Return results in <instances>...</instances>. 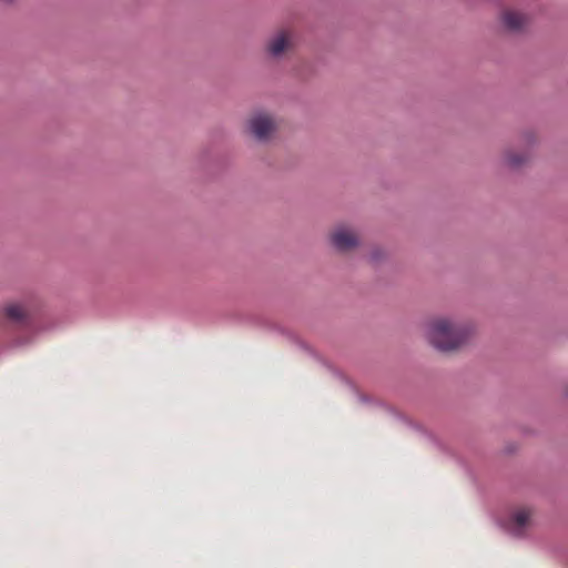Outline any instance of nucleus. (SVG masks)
<instances>
[{"instance_id": "obj_1", "label": "nucleus", "mask_w": 568, "mask_h": 568, "mask_svg": "<svg viewBox=\"0 0 568 568\" xmlns=\"http://www.w3.org/2000/svg\"><path fill=\"white\" fill-rule=\"evenodd\" d=\"M475 334V327L455 316L430 318L424 327V338L439 353H454L465 347Z\"/></svg>"}, {"instance_id": "obj_2", "label": "nucleus", "mask_w": 568, "mask_h": 568, "mask_svg": "<svg viewBox=\"0 0 568 568\" xmlns=\"http://www.w3.org/2000/svg\"><path fill=\"white\" fill-rule=\"evenodd\" d=\"M277 128L276 118L265 111L254 112L246 122L247 134L260 143L270 142L275 136Z\"/></svg>"}, {"instance_id": "obj_3", "label": "nucleus", "mask_w": 568, "mask_h": 568, "mask_svg": "<svg viewBox=\"0 0 568 568\" xmlns=\"http://www.w3.org/2000/svg\"><path fill=\"white\" fill-rule=\"evenodd\" d=\"M328 242L332 248L341 254H347L361 246L358 231L348 224H337L328 234Z\"/></svg>"}, {"instance_id": "obj_4", "label": "nucleus", "mask_w": 568, "mask_h": 568, "mask_svg": "<svg viewBox=\"0 0 568 568\" xmlns=\"http://www.w3.org/2000/svg\"><path fill=\"white\" fill-rule=\"evenodd\" d=\"M535 526V509L529 506L514 508L504 523L505 530L517 538L525 537Z\"/></svg>"}, {"instance_id": "obj_5", "label": "nucleus", "mask_w": 568, "mask_h": 568, "mask_svg": "<svg viewBox=\"0 0 568 568\" xmlns=\"http://www.w3.org/2000/svg\"><path fill=\"white\" fill-rule=\"evenodd\" d=\"M294 34L292 31L281 29L272 33L264 43V54L271 61H282L293 49Z\"/></svg>"}, {"instance_id": "obj_6", "label": "nucleus", "mask_w": 568, "mask_h": 568, "mask_svg": "<svg viewBox=\"0 0 568 568\" xmlns=\"http://www.w3.org/2000/svg\"><path fill=\"white\" fill-rule=\"evenodd\" d=\"M529 22L527 14L514 10L507 9L500 13V23L503 28L509 32L523 31Z\"/></svg>"}, {"instance_id": "obj_7", "label": "nucleus", "mask_w": 568, "mask_h": 568, "mask_svg": "<svg viewBox=\"0 0 568 568\" xmlns=\"http://www.w3.org/2000/svg\"><path fill=\"white\" fill-rule=\"evenodd\" d=\"M531 158L530 151H507L503 156V163L507 169L517 170L527 164Z\"/></svg>"}, {"instance_id": "obj_8", "label": "nucleus", "mask_w": 568, "mask_h": 568, "mask_svg": "<svg viewBox=\"0 0 568 568\" xmlns=\"http://www.w3.org/2000/svg\"><path fill=\"white\" fill-rule=\"evenodd\" d=\"M4 314L11 321L16 323H21L27 318L26 308L17 303L9 304L4 307Z\"/></svg>"}, {"instance_id": "obj_9", "label": "nucleus", "mask_w": 568, "mask_h": 568, "mask_svg": "<svg viewBox=\"0 0 568 568\" xmlns=\"http://www.w3.org/2000/svg\"><path fill=\"white\" fill-rule=\"evenodd\" d=\"M382 257H383V253L381 251L376 250V251L372 252L369 258H371L372 262H377Z\"/></svg>"}, {"instance_id": "obj_10", "label": "nucleus", "mask_w": 568, "mask_h": 568, "mask_svg": "<svg viewBox=\"0 0 568 568\" xmlns=\"http://www.w3.org/2000/svg\"><path fill=\"white\" fill-rule=\"evenodd\" d=\"M525 141H526V144H527V145H532V144H534V142H535V139H534V136H532V135H527V136L525 138Z\"/></svg>"}, {"instance_id": "obj_11", "label": "nucleus", "mask_w": 568, "mask_h": 568, "mask_svg": "<svg viewBox=\"0 0 568 568\" xmlns=\"http://www.w3.org/2000/svg\"><path fill=\"white\" fill-rule=\"evenodd\" d=\"M0 1H1V2H3V3H12V2H14L16 0H0Z\"/></svg>"}]
</instances>
